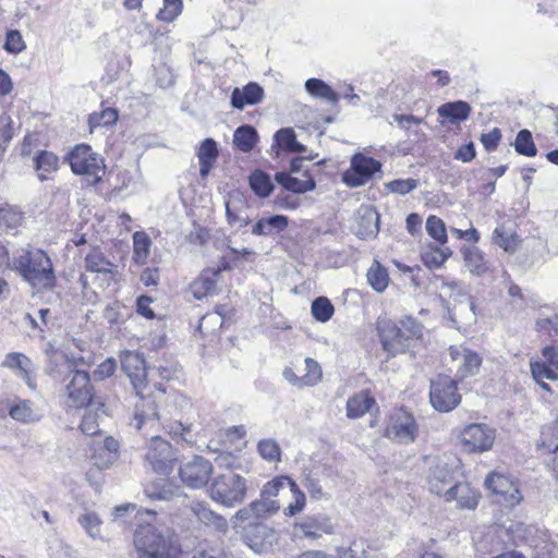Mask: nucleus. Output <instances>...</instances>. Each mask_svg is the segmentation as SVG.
<instances>
[{
    "instance_id": "1",
    "label": "nucleus",
    "mask_w": 558,
    "mask_h": 558,
    "mask_svg": "<svg viewBox=\"0 0 558 558\" xmlns=\"http://www.w3.org/2000/svg\"><path fill=\"white\" fill-rule=\"evenodd\" d=\"M149 521L140 523L134 532L133 558H179L180 547L171 533L153 523L155 511L146 510Z\"/></svg>"
},
{
    "instance_id": "2",
    "label": "nucleus",
    "mask_w": 558,
    "mask_h": 558,
    "mask_svg": "<svg viewBox=\"0 0 558 558\" xmlns=\"http://www.w3.org/2000/svg\"><path fill=\"white\" fill-rule=\"evenodd\" d=\"M11 268L33 287L45 290L56 287L57 277L52 262L40 248L27 246L16 250L12 256Z\"/></svg>"
},
{
    "instance_id": "3",
    "label": "nucleus",
    "mask_w": 558,
    "mask_h": 558,
    "mask_svg": "<svg viewBox=\"0 0 558 558\" xmlns=\"http://www.w3.org/2000/svg\"><path fill=\"white\" fill-rule=\"evenodd\" d=\"M62 367L68 373L69 383L65 385L68 408L81 409L90 407L97 411L105 408V403L94 396L89 373L84 369H75L73 363L65 361Z\"/></svg>"
},
{
    "instance_id": "4",
    "label": "nucleus",
    "mask_w": 558,
    "mask_h": 558,
    "mask_svg": "<svg viewBox=\"0 0 558 558\" xmlns=\"http://www.w3.org/2000/svg\"><path fill=\"white\" fill-rule=\"evenodd\" d=\"M66 160L73 173L82 175L87 183L95 185L101 181L106 173L102 156L92 149L87 144H77L66 155Z\"/></svg>"
},
{
    "instance_id": "5",
    "label": "nucleus",
    "mask_w": 558,
    "mask_h": 558,
    "mask_svg": "<svg viewBox=\"0 0 558 558\" xmlns=\"http://www.w3.org/2000/svg\"><path fill=\"white\" fill-rule=\"evenodd\" d=\"M246 480L240 474L229 471L214 477L210 487V498L228 508L242 504L246 497Z\"/></svg>"
},
{
    "instance_id": "6",
    "label": "nucleus",
    "mask_w": 558,
    "mask_h": 558,
    "mask_svg": "<svg viewBox=\"0 0 558 558\" xmlns=\"http://www.w3.org/2000/svg\"><path fill=\"white\" fill-rule=\"evenodd\" d=\"M183 513L186 515V522L180 524L190 529L196 524L213 527L217 531H227V520L220 514L213 511L207 502L201 500L183 499Z\"/></svg>"
},
{
    "instance_id": "7",
    "label": "nucleus",
    "mask_w": 558,
    "mask_h": 558,
    "mask_svg": "<svg viewBox=\"0 0 558 558\" xmlns=\"http://www.w3.org/2000/svg\"><path fill=\"white\" fill-rule=\"evenodd\" d=\"M418 435V425L414 416L400 408L393 411L385 429V436L398 444H412Z\"/></svg>"
},
{
    "instance_id": "8",
    "label": "nucleus",
    "mask_w": 558,
    "mask_h": 558,
    "mask_svg": "<svg viewBox=\"0 0 558 558\" xmlns=\"http://www.w3.org/2000/svg\"><path fill=\"white\" fill-rule=\"evenodd\" d=\"M430 403L439 412L453 410L461 401L457 383L448 376H438L430 383Z\"/></svg>"
},
{
    "instance_id": "9",
    "label": "nucleus",
    "mask_w": 558,
    "mask_h": 558,
    "mask_svg": "<svg viewBox=\"0 0 558 558\" xmlns=\"http://www.w3.org/2000/svg\"><path fill=\"white\" fill-rule=\"evenodd\" d=\"M380 170L381 163L378 160L357 153L351 158L350 168L343 172L342 181L349 187H359L366 184Z\"/></svg>"
},
{
    "instance_id": "10",
    "label": "nucleus",
    "mask_w": 558,
    "mask_h": 558,
    "mask_svg": "<svg viewBox=\"0 0 558 558\" xmlns=\"http://www.w3.org/2000/svg\"><path fill=\"white\" fill-rule=\"evenodd\" d=\"M376 330L383 349L391 356L405 352L410 347L409 336L391 319L378 317Z\"/></svg>"
},
{
    "instance_id": "11",
    "label": "nucleus",
    "mask_w": 558,
    "mask_h": 558,
    "mask_svg": "<svg viewBox=\"0 0 558 558\" xmlns=\"http://www.w3.org/2000/svg\"><path fill=\"white\" fill-rule=\"evenodd\" d=\"M485 487L500 497L499 501L507 507H514L523 499L519 482L511 476L498 472L489 473L485 478Z\"/></svg>"
},
{
    "instance_id": "12",
    "label": "nucleus",
    "mask_w": 558,
    "mask_h": 558,
    "mask_svg": "<svg viewBox=\"0 0 558 558\" xmlns=\"http://www.w3.org/2000/svg\"><path fill=\"white\" fill-rule=\"evenodd\" d=\"M495 437V429L483 423L470 424L460 433L461 444L469 452H484L490 450Z\"/></svg>"
},
{
    "instance_id": "13",
    "label": "nucleus",
    "mask_w": 558,
    "mask_h": 558,
    "mask_svg": "<svg viewBox=\"0 0 558 558\" xmlns=\"http://www.w3.org/2000/svg\"><path fill=\"white\" fill-rule=\"evenodd\" d=\"M122 371L130 378L137 397H143L147 389V369L144 356L141 353L125 351L121 356Z\"/></svg>"
},
{
    "instance_id": "14",
    "label": "nucleus",
    "mask_w": 558,
    "mask_h": 558,
    "mask_svg": "<svg viewBox=\"0 0 558 558\" xmlns=\"http://www.w3.org/2000/svg\"><path fill=\"white\" fill-rule=\"evenodd\" d=\"M244 539L247 546L256 554L269 553L279 541L276 530L264 523H250Z\"/></svg>"
},
{
    "instance_id": "15",
    "label": "nucleus",
    "mask_w": 558,
    "mask_h": 558,
    "mask_svg": "<svg viewBox=\"0 0 558 558\" xmlns=\"http://www.w3.org/2000/svg\"><path fill=\"white\" fill-rule=\"evenodd\" d=\"M211 473V463L199 456L184 462L179 470L182 482L192 488H201L207 485Z\"/></svg>"
},
{
    "instance_id": "16",
    "label": "nucleus",
    "mask_w": 558,
    "mask_h": 558,
    "mask_svg": "<svg viewBox=\"0 0 558 558\" xmlns=\"http://www.w3.org/2000/svg\"><path fill=\"white\" fill-rule=\"evenodd\" d=\"M146 460L155 472L168 474L174 461L171 445L160 436H151Z\"/></svg>"
},
{
    "instance_id": "17",
    "label": "nucleus",
    "mask_w": 558,
    "mask_h": 558,
    "mask_svg": "<svg viewBox=\"0 0 558 558\" xmlns=\"http://www.w3.org/2000/svg\"><path fill=\"white\" fill-rule=\"evenodd\" d=\"M456 461L436 459L427 475V485L430 493L445 498L446 490L452 486Z\"/></svg>"
},
{
    "instance_id": "18",
    "label": "nucleus",
    "mask_w": 558,
    "mask_h": 558,
    "mask_svg": "<svg viewBox=\"0 0 558 558\" xmlns=\"http://www.w3.org/2000/svg\"><path fill=\"white\" fill-rule=\"evenodd\" d=\"M1 366L11 369L29 389L35 390L37 388L36 367L25 354L20 352L8 353L1 362Z\"/></svg>"
},
{
    "instance_id": "19",
    "label": "nucleus",
    "mask_w": 558,
    "mask_h": 558,
    "mask_svg": "<svg viewBox=\"0 0 558 558\" xmlns=\"http://www.w3.org/2000/svg\"><path fill=\"white\" fill-rule=\"evenodd\" d=\"M452 367L456 368L457 375L463 379L475 375L482 364V357L474 351L465 347H451L449 349Z\"/></svg>"
},
{
    "instance_id": "20",
    "label": "nucleus",
    "mask_w": 558,
    "mask_h": 558,
    "mask_svg": "<svg viewBox=\"0 0 558 558\" xmlns=\"http://www.w3.org/2000/svg\"><path fill=\"white\" fill-rule=\"evenodd\" d=\"M481 493L473 488L469 483L458 482L450 486L445 494L444 500L447 502L456 501L459 509L474 510L480 501Z\"/></svg>"
},
{
    "instance_id": "21",
    "label": "nucleus",
    "mask_w": 558,
    "mask_h": 558,
    "mask_svg": "<svg viewBox=\"0 0 558 558\" xmlns=\"http://www.w3.org/2000/svg\"><path fill=\"white\" fill-rule=\"evenodd\" d=\"M296 529L304 537L316 539L324 534H332L335 532V524L332 519L324 513H317L304 518L296 524Z\"/></svg>"
},
{
    "instance_id": "22",
    "label": "nucleus",
    "mask_w": 558,
    "mask_h": 558,
    "mask_svg": "<svg viewBox=\"0 0 558 558\" xmlns=\"http://www.w3.org/2000/svg\"><path fill=\"white\" fill-rule=\"evenodd\" d=\"M138 398L141 403L136 404L134 414V425L137 429L154 428L161 418L166 421L165 416L157 411L156 400L150 397L146 398L145 390H143V397Z\"/></svg>"
},
{
    "instance_id": "23",
    "label": "nucleus",
    "mask_w": 558,
    "mask_h": 558,
    "mask_svg": "<svg viewBox=\"0 0 558 558\" xmlns=\"http://www.w3.org/2000/svg\"><path fill=\"white\" fill-rule=\"evenodd\" d=\"M264 98V89L257 83H248L243 88L235 87L231 94V105L242 110L245 106L259 104Z\"/></svg>"
},
{
    "instance_id": "24",
    "label": "nucleus",
    "mask_w": 558,
    "mask_h": 558,
    "mask_svg": "<svg viewBox=\"0 0 558 558\" xmlns=\"http://www.w3.org/2000/svg\"><path fill=\"white\" fill-rule=\"evenodd\" d=\"M219 156V150L217 143L214 138H205L197 150V158L199 161V175L202 179H206L210 171L213 170L217 158Z\"/></svg>"
},
{
    "instance_id": "25",
    "label": "nucleus",
    "mask_w": 558,
    "mask_h": 558,
    "mask_svg": "<svg viewBox=\"0 0 558 558\" xmlns=\"http://www.w3.org/2000/svg\"><path fill=\"white\" fill-rule=\"evenodd\" d=\"M87 271L102 275H116L118 266L112 263L99 248H93L85 257Z\"/></svg>"
},
{
    "instance_id": "26",
    "label": "nucleus",
    "mask_w": 558,
    "mask_h": 558,
    "mask_svg": "<svg viewBox=\"0 0 558 558\" xmlns=\"http://www.w3.org/2000/svg\"><path fill=\"white\" fill-rule=\"evenodd\" d=\"M303 175L306 178L305 180L294 178L287 172H277L275 180L282 185L283 189L293 193L303 194L316 187L315 180L306 171Z\"/></svg>"
},
{
    "instance_id": "27",
    "label": "nucleus",
    "mask_w": 558,
    "mask_h": 558,
    "mask_svg": "<svg viewBox=\"0 0 558 558\" xmlns=\"http://www.w3.org/2000/svg\"><path fill=\"white\" fill-rule=\"evenodd\" d=\"M375 405V399L367 391H361L348 399L347 416L349 418H360Z\"/></svg>"
},
{
    "instance_id": "28",
    "label": "nucleus",
    "mask_w": 558,
    "mask_h": 558,
    "mask_svg": "<svg viewBox=\"0 0 558 558\" xmlns=\"http://www.w3.org/2000/svg\"><path fill=\"white\" fill-rule=\"evenodd\" d=\"M289 223V219L283 215H275L268 218H260L252 229L255 235H270L275 232L283 231Z\"/></svg>"
},
{
    "instance_id": "29",
    "label": "nucleus",
    "mask_w": 558,
    "mask_h": 558,
    "mask_svg": "<svg viewBox=\"0 0 558 558\" xmlns=\"http://www.w3.org/2000/svg\"><path fill=\"white\" fill-rule=\"evenodd\" d=\"M24 214L17 207L7 206L0 208V233H16L22 226Z\"/></svg>"
},
{
    "instance_id": "30",
    "label": "nucleus",
    "mask_w": 558,
    "mask_h": 558,
    "mask_svg": "<svg viewBox=\"0 0 558 558\" xmlns=\"http://www.w3.org/2000/svg\"><path fill=\"white\" fill-rule=\"evenodd\" d=\"M179 487L172 482L166 478H160L145 488V494L150 499L157 500H170L175 496H179Z\"/></svg>"
},
{
    "instance_id": "31",
    "label": "nucleus",
    "mask_w": 558,
    "mask_h": 558,
    "mask_svg": "<svg viewBox=\"0 0 558 558\" xmlns=\"http://www.w3.org/2000/svg\"><path fill=\"white\" fill-rule=\"evenodd\" d=\"M9 415L12 420L21 423H33L39 420L34 403L25 399H16L9 409Z\"/></svg>"
},
{
    "instance_id": "32",
    "label": "nucleus",
    "mask_w": 558,
    "mask_h": 558,
    "mask_svg": "<svg viewBox=\"0 0 558 558\" xmlns=\"http://www.w3.org/2000/svg\"><path fill=\"white\" fill-rule=\"evenodd\" d=\"M437 112L440 117L447 118L452 122L465 121L471 112V107L462 100L446 102L438 107Z\"/></svg>"
},
{
    "instance_id": "33",
    "label": "nucleus",
    "mask_w": 558,
    "mask_h": 558,
    "mask_svg": "<svg viewBox=\"0 0 558 558\" xmlns=\"http://www.w3.org/2000/svg\"><path fill=\"white\" fill-rule=\"evenodd\" d=\"M257 138L256 130L252 125L245 124L234 131L233 144L241 151L248 153L254 148Z\"/></svg>"
},
{
    "instance_id": "34",
    "label": "nucleus",
    "mask_w": 558,
    "mask_h": 558,
    "mask_svg": "<svg viewBox=\"0 0 558 558\" xmlns=\"http://www.w3.org/2000/svg\"><path fill=\"white\" fill-rule=\"evenodd\" d=\"M305 89L311 96L325 99L330 104H337L339 101L338 94L319 78H308L305 82Z\"/></svg>"
},
{
    "instance_id": "35",
    "label": "nucleus",
    "mask_w": 558,
    "mask_h": 558,
    "mask_svg": "<svg viewBox=\"0 0 558 558\" xmlns=\"http://www.w3.org/2000/svg\"><path fill=\"white\" fill-rule=\"evenodd\" d=\"M151 240L144 231L133 233V260L137 265H144L150 255Z\"/></svg>"
},
{
    "instance_id": "36",
    "label": "nucleus",
    "mask_w": 558,
    "mask_h": 558,
    "mask_svg": "<svg viewBox=\"0 0 558 558\" xmlns=\"http://www.w3.org/2000/svg\"><path fill=\"white\" fill-rule=\"evenodd\" d=\"M77 522L92 539H102V521L96 512L84 510V512L77 517Z\"/></svg>"
},
{
    "instance_id": "37",
    "label": "nucleus",
    "mask_w": 558,
    "mask_h": 558,
    "mask_svg": "<svg viewBox=\"0 0 558 558\" xmlns=\"http://www.w3.org/2000/svg\"><path fill=\"white\" fill-rule=\"evenodd\" d=\"M464 260L470 272L481 276L489 270V263L477 247L464 251Z\"/></svg>"
},
{
    "instance_id": "38",
    "label": "nucleus",
    "mask_w": 558,
    "mask_h": 558,
    "mask_svg": "<svg viewBox=\"0 0 558 558\" xmlns=\"http://www.w3.org/2000/svg\"><path fill=\"white\" fill-rule=\"evenodd\" d=\"M278 146L290 153H304L305 146L296 141L294 131L291 128L280 129L275 134Z\"/></svg>"
},
{
    "instance_id": "39",
    "label": "nucleus",
    "mask_w": 558,
    "mask_h": 558,
    "mask_svg": "<svg viewBox=\"0 0 558 558\" xmlns=\"http://www.w3.org/2000/svg\"><path fill=\"white\" fill-rule=\"evenodd\" d=\"M59 158L51 151L43 150L35 157V168L40 171L39 179L47 180L46 173H51L58 170Z\"/></svg>"
},
{
    "instance_id": "40",
    "label": "nucleus",
    "mask_w": 558,
    "mask_h": 558,
    "mask_svg": "<svg viewBox=\"0 0 558 558\" xmlns=\"http://www.w3.org/2000/svg\"><path fill=\"white\" fill-rule=\"evenodd\" d=\"M367 281L375 291H385L389 283L387 269L375 260L367 271Z\"/></svg>"
},
{
    "instance_id": "41",
    "label": "nucleus",
    "mask_w": 558,
    "mask_h": 558,
    "mask_svg": "<svg viewBox=\"0 0 558 558\" xmlns=\"http://www.w3.org/2000/svg\"><path fill=\"white\" fill-rule=\"evenodd\" d=\"M250 186L257 196L263 198L268 197L274 189L270 177L260 170L250 175Z\"/></svg>"
},
{
    "instance_id": "42",
    "label": "nucleus",
    "mask_w": 558,
    "mask_h": 558,
    "mask_svg": "<svg viewBox=\"0 0 558 558\" xmlns=\"http://www.w3.org/2000/svg\"><path fill=\"white\" fill-rule=\"evenodd\" d=\"M174 415L172 417V422H169L168 424L163 423V427L168 429V433L172 436H180L184 441L192 442V439L189 438L193 423L190 417L186 420H183V416Z\"/></svg>"
},
{
    "instance_id": "43",
    "label": "nucleus",
    "mask_w": 558,
    "mask_h": 558,
    "mask_svg": "<svg viewBox=\"0 0 558 558\" xmlns=\"http://www.w3.org/2000/svg\"><path fill=\"white\" fill-rule=\"evenodd\" d=\"M257 451L269 463L281 461V448L274 438H265L258 441Z\"/></svg>"
},
{
    "instance_id": "44",
    "label": "nucleus",
    "mask_w": 558,
    "mask_h": 558,
    "mask_svg": "<svg viewBox=\"0 0 558 558\" xmlns=\"http://www.w3.org/2000/svg\"><path fill=\"white\" fill-rule=\"evenodd\" d=\"M217 276L218 272H213L211 276L202 275L191 284V291L196 300H202L215 290Z\"/></svg>"
},
{
    "instance_id": "45",
    "label": "nucleus",
    "mask_w": 558,
    "mask_h": 558,
    "mask_svg": "<svg viewBox=\"0 0 558 558\" xmlns=\"http://www.w3.org/2000/svg\"><path fill=\"white\" fill-rule=\"evenodd\" d=\"M537 447L545 448L550 453L558 451V420L543 428Z\"/></svg>"
},
{
    "instance_id": "46",
    "label": "nucleus",
    "mask_w": 558,
    "mask_h": 558,
    "mask_svg": "<svg viewBox=\"0 0 558 558\" xmlns=\"http://www.w3.org/2000/svg\"><path fill=\"white\" fill-rule=\"evenodd\" d=\"M251 504L255 510L256 519L272 515L280 508L279 501L276 498L264 496V493H260L259 499Z\"/></svg>"
},
{
    "instance_id": "47",
    "label": "nucleus",
    "mask_w": 558,
    "mask_h": 558,
    "mask_svg": "<svg viewBox=\"0 0 558 558\" xmlns=\"http://www.w3.org/2000/svg\"><path fill=\"white\" fill-rule=\"evenodd\" d=\"M514 149L519 155L533 157L537 154L532 133L529 130H521L514 141Z\"/></svg>"
},
{
    "instance_id": "48",
    "label": "nucleus",
    "mask_w": 558,
    "mask_h": 558,
    "mask_svg": "<svg viewBox=\"0 0 558 558\" xmlns=\"http://www.w3.org/2000/svg\"><path fill=\"white\" fill-rule=\"evenodd\" d=\"M311 312L316 320L326 323L332 317L335 308L327 298L319 296L313 301Z\"/></svg>"
},
{
    "instance_id": "49",
    "label": "nucleus",
    "mask_w": 558,
    "mask_h": 558,
    "mask_svg": "<svg viewBox=\"0 0 558 558\" xmlns=\"http://www.w3.org/2000/svg\"><path fill=\"white\" fill-rule=\"evenodd\" d=\"M451 255V251L448 247L444 248H430L422 254L423 263L432 269L439 268L444 265L447 258Z\"/></svg>"
},
{
    "instance_id": "50",
    "label": "nucleus",
    "mask_w": 558,
    "mask_h": 558,
    "mask_svg": "<svg viewBox=\"0 0 558 558\" xmlns=\"http://www.w3.org/2000/svg\"><path fill=\"white\" fill-rule=\"evenodd\" d=\"M547 363V361L530 362L532 377L537 384L545 379L550 381L558 380V374Z\"/></svg>"
},
{
    "instance_id": "51",
    "label": "nucleus",
    "mask_w": 558,
    "mask_h": 558,
    "mask_svg": "<svg viewBox=\"0 0 558 558\" xmlns=\"http://www.w3.org/2000/svg\"><path fill=\"white\" fill-rule=\"evenodd\" d=\"M426 231L430 238L441 245L448 240L445 222L437 216H428L426 220Z\"/></svg>"
},
{
    "instance_id": "52",
    "label": "nucleus",
    "mask_w": 558,
    "mask_h": 558,
    "mask_svg": "<svg viewBox=\"0 0 558 558\" xmlns=\"http://www.w3.org/2000/svg\"><path fill=\"white\" fill-rule=\"evenodd\" d=\"M420 181L413 178L397 179L385 183V187L393 194L407 195L408 193L416 190Z\"/></svg>"
},
{
    "instance_id": "53",
    "label": "nucleus",
    "mask_w": 558,
    "mask_h": 558,
    "mask_svg": "<svg viewBox=\"0 0 558 558\" xmlns=\"http://www.w3.org/2000/svg\"><path fill=\"white\" fill-rule=\"evenodd\" d=\"M182 0H163V8L157 13V19L162 22H173L182 12Z\"/></svg>"
},
{
    "instance_id": "54",
    "label": "nucleus",
    "mask_w": 558,
    "mask_h": 558,
    "mask_svg": "<svg viewBox=\"0 0 558 558\" xmlns=\"http://www.w3.org/2000/svg\"><path fill=\"white\" fill-rule=\"evenodd\" d=\"M304 362L306 373L303 375V383L305 387H313L322 380V367L318 362L312 357H306Z\"/></svg>"
},
{
    "instance_id": "55",
    "label": "nucleus",
    "mask_w": 558,
    "mask_h": 558,
    "mask_svg": "<svg viewBox=\"0 0 558 558\" xmlns=\"http://www.w3.org/2000/svg\"><path fill=\"white\" fill-rule=\"evenodd\" d=\"M118 112L114 109L107 108L100 112H94L89 116L90 129L98 126H109L117 122Z\"/></svg>"
},
{
    "instance_id": "56",
    "label": "nucleus",
    "mask_w": 558,
    "mask_h": 558,
    "mask_svg": "<svg viewBox=\"0 0 558 558\" xmlns=\"http://www.w3.org/2000/svg\"><path fill=\"white\" fill-rule=\"evenodd\" d=\"M289 489L292 494L293 501L283 509V512L288 517H294L304 509L306 498L305 494L299 488L295 482L294 486H290Z\"/></svg>"
},
{
    "instance_id": "57",
    "label": "nucleus",
    "mask_w": 558,
    "mask_h": 558,
    "mask_svg": "<svg viewBox=\"0 0 558 558\" xmlns=\"http://www.w3.org/2000/svg\"><path fill=\"white\" fill-rule=\"evenodd\" d=\"M290 486H294V481L289 476L281 475V476H277L274 480L267 482L264 485L262 493H264V496L275 498L279 494L280 489L286 488V487L289 488Z\"/></svg>"
},
{
    "instance_id": "58",
    "label": "nucleus",
    "mask_w": 558,
    "mask_h": 558,
    "mask_svg": "<svg viewBox=\"0 0 558 558\" xmlns=\"http://www.w3.org/2000/svg\"><path fill=\"white\" fill-rule=\"evenodd\" d=\"M14 134L13 120L5 112L0 116V149H4Z\"/></svg>"
},
{
    "instance_id": "59",
    "label": "nucleus",
    "mask_w": 558,
    "mask_h": 558,
    "mask_svg": "<svg viewBox=\"0 0 558 558\" xmlns=\"http://www.w3.org/2000/svg\"><path fill=\"white\" fill-rule=\"evenodd\" d=\"M303 486L306 488L310 497L315 500L327 499V494L324 492L320 482L317 477L312 474H308L304 481Z\"/></svg>"
},
{
    "instance_id": "60",
    "label": "nucleus",
    "mask_w": 558,
    "mask_h": 558,
    "mask_svg": "<svg viewBox=\"0 0 558 558\" xmlns=\"http://www.w3.org/2000/svg\"><path fill=\"white\" fill-rule=\"evenodd\" d=\"M25 43L19 31H9L4 43V49L13 54H17L25 49Z\"/></svg>"
},
{
    "instance_id": "61",
    "label": "nucleus",
    "mask_w": 558,
    "mask_h": 558,
    "mask_svg": "<svg viewBox=\"0 0 558 558\" xmlns=\"http://www.w3.org/2000/svg\"><path fill=\"white\" fill-rule=\"evenodd\" d=\"M117 458H109V454H106L98 445H95L93 448L92 461L94 465L99 470L109 469Z\"/></svg>"
},
{
    "instance_id": "62",
    "label": "nucleus",
    "mask_w": 558,
    "mask_h": 558,
    "mask_svg": "<svg viewBox=\"0 0 558 558\" xmlns=\"http://www.w3.org/2000/svg\"><path fill=\"white\" fill-rule=\"evenodd\" d=\"M363 222L367 226L365 231H360V234L363 236H373L376 235L379 231V215L377 211H369L362 218Z\"/></svg>"
},
{
    "instance_id": "63",
    "label": "nucleus",
    "mask_w": 558,
    "mask_h": 558,
    "mask_svg": "<svg viewBox=\"0 0 558 558\" xmlns=\"http://www.w3.org/2000/svg\"><path fill=\"white\" fill-rule=\"evenodd\" d=\"M400 328L409 336V341L413 338H421L423 327L412 317H405L400 322Z\"/></svg>"
},
{
    "instance_id": "64",
    "label": "nucleus",
    "mask_w": 558,
    "mask_h": 558,
    "mask_svg": "<svg viewBox=\"0 0 558 558\" xmlns=\"http://www.w3.org/2000/svg\"><path fill=\"white\" fill-rule=\"evenodd\" d=\"M80 428L85 435H96L99 433V425L97 423V414L87 412L80 424Z\"/></svg>"
}]
</instances>
